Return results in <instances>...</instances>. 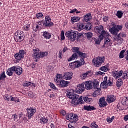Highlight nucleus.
Wrapping results in <instances>:
<instances>
[{
  "instance_id": "nucleus-1",
  "label": "nucleus",
  "mask_w": 128,
  "mask_h": 128,
  "mask_svg": "<svg viewBox=\"0 0 128 128\" xmlns=\"http://www.w3.org/2000/svg\"><path fill=\"white\" fill-rule=\"evenodd\" d=\"M66 96L72 100L71 103L72 104H74L75 106H78V104H84V100H82V96H80L75 94L72 92H67Z\"/></svg>"
},
{
  "instance_id": "nucleus-2",
  "label": "nucleus",
  "mask_w": 128,
  "mask_h": 128,
  "mask_svg": "<svg viewBox=\"0 0 128 128\" xmlns=\"http://www.w3.org/2000/svg\"><path fill=\"white\" fill-rule=\"evenodd\" d=\"M72 50L74 52V54L69 58H68V62H72V60H74L78 58V56L80 58V60H84L86 58V54L80 51V48L78 47H73Z\"/></svg>"
},
{
  "instance_id": "nucleus-3",
  "label": "nucleus",
  "mask_w": 128,
  "mask_h": 128,
  "mask_svg": "<svg viewBox=\"0 0 128 128\" xmlns=\"http://www.w3.org/2000/svg\"><path fill=\"white\" fill-rule=\"evenodd\" d=\"M65 36L66 38H68V40H71V42H74L76 39L78 40V38H80L82 36V34L78 33V32L76 30H71L66 32Z\"/></svg>"
},
{
  "instance_id": "nucleus-4",
  "label": "nucleus",
  "mask_w": 128,
  "mask_h": 128,
  "mask_svg": "<svg viewBox=\"0 0 128 128\" xmlns=\"http://www.w3.org/2000/svg\"><path fill=\"white\" fill-rule=\"evenodd\" d=\"M14 72L18 76H20L22 74V68L20 66H15L8 68L6 70V74L9 76H12Z\"/></svg>"
},
{
  "instance_id": "nucleus-5",
  "label": "nucleus",
  "mask_w": 128,
  "mask_h": 128,
  "mask_svg": "<svg viewBox=\"0 0 128 128\" xmlns=\"http://www.w3.org/2000/svg\"><path fill=\"white\" fill-rule=\"evenodd\" d=\"M34 54H32V58L35 60L34 62H38V60L44 58L48 54V52H40V50L38 48H33Z\"/></svg>"
},
{
  "instance_id": "nucleus-6",
  "label": "nucleus",
  "mask_w": 128,
  "mask_h": 128,
  "mask_svg": "<svg viewBox=\"0 0 128 128\" xmlns=\"http://www.w3.org/2000/svg\"><path fill=\"white\" fill-rule=\"evenodd\" d=\"M26 36H24V33L22 31L18 30L14 34V40L17 42H20L24 40Z\"/></svg>"
},
{
  "instance_id": "nucleus-7",
  "label": "nucleus",
  "mask_w": 128,
  "mask_h": 128,
  "mask_svg": "<svg viewBox=\"0 0 128 128\" xmlns=\"http://www.w3.org/2000/svg\"><path fill=\"white\" fill-rule=\"evenodd\" d=\"M112 28H109V32L114 36H116L119 30H122V26L116 25L114 23L112 24Z\"/></svg>"
},
{
  "instance_id": "nucleus-8",
  "label": "nucleus",
  "mask_w": 128,
  "mask_h": 128,
  "mask_svg": "<svg viewBox=\"0 0 128 128\" xmlns=\"http://www.w3.org/2000/svg\"><path fill=\"white\" fill-rule=\"evenodd\" d=\"M112 86V80L110 78L108 79V76H105L104 81L101 82L100 86L103 88H106L108 86Z\"/></svg>"
},
{
  "instance_id": "nucleus-9",
  "label": "nucleus",
  "mask_w": 128,
  "mask_h": 128,
  "mask_svg": "<svg viewBox=\"0 0 128 128\" xmlns=\"http://www.w3.org/2000/svg\"><path fill=\"white\" fill-rule=\"evenodd\" d=\"M54 82L60 88H66L70 84V82H68L64 80H60L58 79H54Z\"/></svg>"
},
{
  "instance_id": "nucleus-10",
  "label": "nucleus",
  "mask_w": 128,
  "mask_h": 128,
  "mask_svg": "<svg viewBox=\"0 0 128 128\" xmlns=\"http://www.w3.org/2000/svg\"><path fill=\"white\" fill-rule=\"evenodd\" d=\"M42 24L44 28H52L54 26V22H52L50 16L48 15L45 16V20H43Z\"/></svg>"
},
{
  "instance_id": "nucleus-11",
  "label": "nucleus",
  "mask_w": 128,
  "mask_h": 128,
  "mask_svg": "<svg viewBox=\"0 0 128 128\" xmlns=\"http://www.w3.org/2000/svg\"><path fill=\"white\" fill-rule=\"evenodd\" d=\"M66 119L72 124L73 122H76L78 120V116L76 114H68L66 116Z\"/></svg>"
},
{
  "instance_id": "nucleus-12",
  "label": "nucleus",
  "mask_w": 128,
  "mask_h": 128,
  "mask_svg": "<svg viewBox=\"0 0 128 128\" xmlns=\"http://www.w3.org/2000/svg\"><path fill=\"white\" fill-rule=\"evenodd\" d=\"M104 60H106L104 56H98L96 59L92 60V62L95 66L98 68L102 66V63L104 62Z\"/></svg>"
},
{
  "instance_id": "nucleus-13",
  "label": "nucleus",
  "mask_w": 128,
  "mask_h": 128,
  "mask_svg": "<svg viewBox=\"0 0 128 128\" xmlns=\"http://www.w3.org/2000/svg\"><path fill=\"white\" fill-rule=\"evenodd\" d=\"M27 112L26 115L28 118V120H30L34 116L36 112V109L34 108V107H30L26 109Z\"/></svg>"
},
{
  "instance_id": "nucleus-14",
  "label": "nucleus",
  "mask_w": 128,
  "mask_h": 128,
  "mask_svg": "<svg viewBox=\"0 0 128 128\" xmlns=\"http://www.w3.org/2000/svg\"><path fill=\"white\" fill-rule=\"evenodd\" d=\"M82 92H84V84H79L75 88V92L76 94H82Z\"/></svg>"
},
{
  "instance_id": "nucleus-15",
  "label": "nucleus",
  "mask_w": 128,
  "mask_h": 128,
  "mask_svg": "<svg viewBox=\"0 0 128 128\" xmlns=\"http://www.w3.org/2000/svg\"><path fill=\"white\" fill-rule=\"evenodd\" d=\"M69 66L72 70H74V68H78L80 66V62L78 60H76L74 62H72L69 64Z\"/></svg>"
},
{
  "instance_id": "nucleus-16",
  "label": "nucleus",
  "mask_w": 128,
  "mask_h": 128,
  "mask_svg": "<svg viewBox=\"0 0 128 128\" xmlns=\"http://www.w3.org/2000/svg\"><path fill=\"white\" fill-rule=\"evenodd\" d=\"M72 72H68L64 73V76H62V78L66 80H70L72 78Z\"/></svg>"
},
{
  "instance_id": "nucleus-17",
  "label": "nucleus",
  "mask_w": 128,
  "mask_h": 128,
  "mask_svg": "<svg viewBox=\"0 0 128 128\" xmlns=\"http://www.w3.org/2000/svg\"><path fill=\"white\" fill-rule=\"evenodd\" d=\"M116 100V96L112 94H108L106 100L108 104H112V102H114Z\"/></svg>"
},
{
  "instance_id": "nucleus-18",
  "label": "nucleus",
  "mask_w": 128,
  "mask_h": 128,
  "mask_svg": "<svg viewBox=\"0 0 128 128\" xmlns=\"http://www.w3.org/2000/svg\"><path fill=\"white\" fill-rule=\"evenodd\" d=\"M108 106V103L106 102L104 97L100 98L99 100V106L100 108H104V106Z\"/></svg>"
},
{
  "instance_id": "nucleus-19",
  "label": "nucleus",
  "mask_w": 128,
  "mask_h": 128,
  "mask_svg": "<svg viewBox=\"0 0 128 128\" xmlns=\"http://www.w3.org/2000/svg\"><path fill=\"white\" fill-rule=\"evenodd\" d=\"M113 76L115 78L116 80H118L119 78H120L122 76V70H120L119 72L114 71L113 72Z\"/></svg>"
},
{
  "instance_id": "nucleus-20",
  "label": "nucleus",
  "mask_w": 128,
  "mask_h": 128,
  "mask_svg": "<svg viewBox=\"0 0 128 128\" xmlns=\"http://www.w3.org/2000/svg\"><path fill=\"white\" fill-rule=\"evenodd\" d=\"M108 46H112L110 39V38H106L104 40V44L102 46V48H108Z\"/></svg>"
},
{
  "instance_id": "nucleus-21",
  "label": "nucleus",
  "mask_w": 128,
  "mask_h": 128,
  "mask_svg": "<svg viewBox=\"0 0 128 128\" xmlns=\"http://www.w3.org/2000/svg\"><path fill=\"white\" fill-rule=\"evenodd\" d=\"M95 30L100 34H103L104 32L105 34L104 30V26H96L95 28Z\"/></svg>"
},
{
  "instance_id": "nucleus-22",
  "label": "nucleus",
  "mask_w": 128,
  "mask_h": 128,
  "mask_svg": "<svg viewBox=\"0 0 128 128\" xmlns=\"http://www.w3.org/2000/svg\"><path fill=\"white\" fill-rule=\"evenodd\" d=\"M85 88L86 90H90L92 88V81H87L85 84Z\"/></svg>"
},
{
  "instance_id": "nucleus-23",
  "label": "nucleus",
  "mask_w": 128,
  "mask_h": 128,
  "mask_svg": "<svg viewBox=\"0 0 128 128\" xmlns=\"http://www.w3.org/2000/svg\"><path fill=\"white\" fill-rule=\"evenodd\" d=\"M92 72L91 70H88V72H86L83 74L81 76V78L82 80H85V78L87 77V76H92Z\"/></svg>"
},
{
  "instance_id": "nucleus-24",
  "label": "nucleus",
  "mask_w": 128,
  "mask_h": 128,
  "mask_svg": "<svg viewBox=\"0 0 128 128\" xmlns=\"http://www.w3.org/2000/svg\"><path fill=\"white\" fill-rule=\"evenodd\" d=\"M42 36H44V38L46 40H50V38H52V34L48 32L45 31L42 32Z\"/></svg>"
},
{
  "instance_id": "nucleus-25",
  "label": "nucleus",
  "mask_w": 128,
  "mask_h": 128,
  "mask_svg": "<svg viewBox=\"0 0 128 128\" xmlns=\"http://www.w3.org/2000/svg\"><path fill=\"white\" fill-rule=\"evenodd\" d=\"M23 86H26L27 88H28V86H31L32 88H36V84L32 82L26 81L24 83Z\"/></svg>"
},
{
  "instance_id": "nucleus-26",
  "label": "nucleus",
  "mask_w": 128,
  "mask_h": 128,
  "mask_svg": "<svg viewBox=\"0 0 128 128\" xmlns=\"http://www.w3.org/2000/svg\"><path fill=\"white\" fill-rule=\"evenodd\" d=\"M84 22H90V20H92V14H90V13H88L84 15Z\"/></svg>"
},
{
  "instance_id": "nucleus-27",
  "label": "nucleus",
  "mask_w": 128,
  "mask_h": 128,
  "mask_svg": "<svg viewBox=\"0 0 128 128\" xmlns=\"http://www.w3.org/2000/svg\"><path fill=\"white\" fill-rule=\"evenodd\" d=\"M84 30H92V24L87 22L84 24Z\"/></svg>"
},
{
  "instance_id": "nucleus-28",
  "label": "nucleus",
  "mask_w": 128,
  "mask_h": 128,
  "mask_svg": "<svg viewBox=\"0 0 128 128\" xmlns=\"http://www.w3.org/2000/svg\"><path fill=\"white\" fill-rule=\"evenodd\" d=\"M40 124H47L48 122V119L46 118L45 116H43L40 118Z\"/></svg>"
},
{
  "instance_id": "nucleus-29",
  "label": "nucleus",
  "mask_w": 128,
  "mask_h": 128,
  "mask_svg": "<svg viewBox=\"0 0 128 128\" xmlns=\"http://www.w3.org/2000/svg\"><path fill=\"white\" fill-rule=\"evenodd\" d=\"M122 104L124 106H128V98L126 97L124 98L121 102Z\"/></svg>"
},
{
  "instance_id": "nucleus-30",
  "label": "nucleus",
  "mask_w": 128,
  "mask_h": 128,
  "mask_svg": "<svg viewBox=\"0 0 128 128\" xmlns=\"http://www.w3.org/2000/svg\"><path fill=\"white\" fill-rule=\"evenodd\" d=\"M83 100L84 102L87 104H92V98H89L88 96L84 97Z\"/></svg>"
},
{
  "instance_id": "nucleus-31",
  "label": "nucleus",
  "mask_w": 128,
  "mask_h": 128,
  "mask_svg": "<svg viewBox=\"0 0 128 128\" xmlns=\"http://www.w3.org/2000/svg\"><path fill=\"white\" fill-rule=\"evenodd\" d=\"M14 58H15L16 62H20L22 58H24V57L21 56L18 53H16V54H14Z\"/></svg>"
},
{
  "instance_id": "nucleus-32",
  "label": "nucleus",
  "mask_w": 128,
  "mask_h": 128,
  "mask_svg": "<svg viewBox=\"0 0 128 128\" xmlns=\"http://www.w3.org/2000/svg\"><path fill=\"white\" fill-rule=\"evenodd\" d=\"M43 22L44 20H41L36 22V25L38 26L40 30H42V28H44V26L42 24V22Z\"/></svg>"
},
{
  "instance_id": "nucleus-33",
  "label": "nucleus",
  "mask_w": 128,
  "mask_h": 128,
  "mask_svg": "<svg viewBox=\"0 0 128 128\" xmlns=\"http://www.w3.org/2000/svg\"><path fill=\"white\" fill-rule=\"evenodd\" d=\"M100 82L98 81V80H96L94 82H92V86L94 88L95 90H98V84Z\"/></svg>"
},
{
  "instance_id": "nucleus-34",
  "label": "nucleus",
  "mask_w": 128,
  "mask_h": 128,
  "mask_svg": "<svg viewBox=\"0 0 128 128\" xmlns=\"http://www.w3.org/2000/svg\"><path fill=\"white\" fill-rule=\"evenodd\" d=\"M80 18L78 16H74L71 17V22L72 24H74V22H78Z\"/></svg>"
},
{
  "instance_id": "nucleus-35",
  "label": "nucleus",
  "mask_w": 128,
  "mask_h": 128,
  "mask_svg": "<svg viewBox=\"0 0 128 128\" xmlns=\"http://www.w3.org/2000/svg\"><path fill=\"white\" fill-rule=\"evenodd\" d=\"M108 66H110V64H107V65L101 67L100 68V70L105 72H108Z\"/></svg>"
},
{
  "instance_id": "nucleus-36",
  "label": "nucleus",
  "mask_w": 128,
  "mask_h": 128,
  "mask_svg": "<svg viewBox=\"0 0 128 128\" xmlns=\"http://www.w3.org/2000/svg\"><path fill=\"white\" fill-rule=\"evenodd\" d=\"M28 96H30V98H36V94L32 92H28Z\"/></svg>"
},
{
  "instance_id": "nucleus-37",
  "label": "nucleus",
  "mask_w": 128,
  "mask_h": 128,
  "mask_svg": "<svg viewBox=\"0 0 128 128\" xmlns=\"http://www.w3.org/2000/svg\"><path fill=\"white\" fill-rule=\"evenodd\" d=\"M122 80L118 78L116 82V86L117 88H120V86H122Z\"/></svg>"
},
{
  "instance_id": "nucleus-38",
  "label": "nucleus",
  "mask_w": 128,
  "mask_h": 128,
  "mask_svg": "<svg viewBox=\"0 0 128 128\" xmlns=\"http://www.w3.org/2000/svg\"><path fill=\"white\" fill-rule=\"evenodd\" d=\"M78 30H84V23H80L78 25Z\"/></svg>"
},
{
  "instance_id": "nucleus-39",
  "label": "nucleus",
  "mask_w": 128,
  "mask_h": 128,
  "mask_svg": "<svg viewBox=\"0 0 128 128\" xmlns=\"http://www.w3.org/2000/svg\"><path fill=\"white\" fill-rule=\"evenodd\" d=\"M6 78V76L4 71L2 73L0 74V80H4Z\"/></svg>"
},
{
  "instance_id": "nucleus-40",
  "label": "nucleus",
  "mask_w": 128,
  "mask_h": 128,
  "mask_svg": "<svg viewBox=\"0 0 128 128\" xmlns=\"http://www.w3.org/2000/svg\"><path fill=\"white\" fill-rule=\"evenodd\" d=\"M122 16H124V12H122V11H117L116 16L118 17V18H122Z\"/></svg>"
},
{
  "instance_id": "nucleus-41",
  "label": "nucleus",
  "mask_w": 128,
  "mask_h": 128,
  "mask_svg": "<svg viewBox=\"0 0 128 128\" xmlns=\"http://www.w3.org/2000/svg\"><path fill=\"white\" fill-rule=\"evenodd\" d=\"M18 54H20L21 56L24 58V54H26V52L24 50H19Z\"/></svg>"
},
{
  "instance_id": "nucleus-42",
  "label": "nucleus",
  "mask_w": 128,
  "mask_h": 128,
  "mask_svg": "<svg viewBox=\"0 0 128 128\" xmlns=\"http://www.w3.org/2000/svg\"><path fill=\"white\" fill-rule=\"evenodd\" d=\"M30 24H26L22 28L24 32H28L30 30Z\"/></svg>"
},
{
  "instance_id": "nucleus-43",
  "label": "nucleus",
  "mask_w": 128,
  "mask_h": 128,
  "mask_svg": "<svg viewBox=\"0 0 128 128\" xmlns=\"http://www.w3.org/2000/svg\"><path fill=\"white\" fill-rule=\"evenodd\" d=\"M127 74H128V72L126 71H124V72L122 70V76L120 78V79H122V80H126V75H127Z\"/></svg>"
},
{
  "instance_id": "nucleus-44",
  "label": "nucleus",
  "mask_w": 128,
  "mask_h": 128,
  "mask_svg": "<svg viewBox=\"0 0 128 128\" xmlns=\"http://www.w3.org/2000/svg\"><path fill=\"white\" fill-rule=\"evenodd\" d=\"M126 50H123L120 51L119 56L120 58H124V52H126Z\"/></svg>"
},
{
  "instance_id": "nucleus-45",
  "label": "nucleus",
  "mask_w": 128,
  "mask_h": 128,
  "mask_svg": "<svg viewBox=\"0 0 128 128\" xmlns=\"http://www.w3.org/2000/svg\"><path fill=\"white\" fill-rule=\"evenodd\" d=\"M32 28L34 30V32H38V30H40V28L38 27V25L34 24V26H32Z\"/></svg>"
},
{
  "instance_id": "nucleus-46",
  "label": "nucleus",
  "mask_w": 128,
  "mask_h": 128,
  "mask_svg": "<svg viewBox=\"0 0 128 128\" xmlns=\"http://www.w3.org/2000/svg\"><path fill=\"white\" fill-rule=\"evenodd\" d=\"M114 116H112L111 118L110 117H108L106 120L107 122H109V124H110V122H114Z\"/></svg>"
},
{
  "instance_id": "nucleus-47",
  "label": "nucleus",
  "mask_w": 128,
  "mask_h": 128,
  "mask_svg": "<svg viewBox=\"0 0 128 128\" xmlns=\"http://www.w3.org/2000/svg\"><path fill=\"white\" fill-rule=\"evenodd\" d=\"M92 34L91 32H88L86 34V36L88 40H90L92 38Z\"/></svg>"
},
{
  "instance_id": "nucleus-48",
  "label": "nucleus",
  "mask_w": 128,
  "mask_h": 128,
  "mask_svg": "<svg viewBox=\"0 0 128 128\" xmlns=\"http://www.w3.org/2000/svg\"><path fill=\"white\" fill-rule=\"evenodd\" d=\"M36 18L38 20L40 18H42L44 16V14H42V12H38L36 13Z\"/></svg>"
},
{
  "instance_id": "nucleus-49",
  "label": "nucleus",
  "mask_w": 128,
  "mask_h": 128,
  "mask_svg": "<svg viewBox=\"0 0 128 128\" xmlns=\"http://www.w3.org/2000/svg\"><path fill=\"white\" fill-rule=\"evenodd\" d=\"M104 32H103V33L100 34L98 36V40H100V41L102 40H104Z\"/></svg>"
},
{
  "instance_id": "nucleus-50",
  "label": "nucleus",
  "mask_w": 128,
  "mask_h": 128,
  "mask_svg": "<svg viewBox=\"0 0 128 128\" xmlns=\"http://www.w3.org/2000/svg\"><path fill=\"white\" fill-rule=\"evenodd\" d=\"M60 113L62 116H64L66 114V112L64 110H60Z\"/></svg>"
},
{
  "instance_id": "nucleus-51",
  "label": "nucleus",
  "mask_w": 128,
  "mask_h": 128,
  "mask_svg": "<svg viewBox=\"0 0 128 128\" xmlns=\"http://www.w3.org/2000/svg\"><path fill=\"white\" fill-rule=\"evenodd\" d=\"M95 74H96V76H104L106 73L102 72L100 71H99V72H95Z\"/></svg>"
},
{
  "instance_id": "nucleus-52",
  "label": "nucleus",
  "mask_w": 128,
  "mask_h": 128,
  "mask_svg": "<svg viewBox=\"0 0 128 128\" xmlns=\"http://www.w3.org/2000/svg\"><path fill=\"white\" fill-rule=\"evenodd\" d=\"M117 108H118L119 110H124V108L120 106V103H118L117 105Z\"/></svg>"
},
{
  "instance_id": "nucleus-53",
  "label": "nucleus",
  "mask_w": 128,
  "mask_h": 128,
  "mask_svg": "<svg viewBox=\"0 0 128 128\" xmlns=\"http://www.w3.org/2000/svg\"><path fill=\"white\" fill-rule=\"evenodd\" d=\"M61 40H64V32L62 30L60 34Z\"/></svg>"
},
{
  "instance_id": "nucleus-54",
  "label": "nucleus",
  "mask_w": 128,
  "mask_h": 128,
  "mask_svg": "<svg viewBox=\"0 0 128 128\" xmlns=\"http://www.w3.org/2000/svg\"><path fill=\"white\" fill-rule=\"evenodd\" d=\"M91 128H98V126L96 124V122L91 123Z\"/></svg>"
},
{
  "instance_id": "nucleus-55",
  "label": "nucleus",
  "mask_w": 128,
  "mask_h": 128,
  "mask_svg": "<svg viewBox=\"0 0 128 128\" xmlns=\"http://www.w3.org/2000/svg\"><path fill=\"white\" fill-rule=\"evenodd\" d=\"M116 40H124V39L120 36V34H119L116 36Z\"/></svg>"
},
{
  "instance_id": "nucleus-56",
  "label": "nucleus",
  "mask_w": 128,
  "mask_h": 128,
  "mask_svg": "<svg viewBox=\"0 0 128 128\" xmlns=\"http://www.w3.org/2000/svg\"><path fill=\"white\" fill-rule=\"evenodd\" d=\"M50 88H53V90H58L56 87V86H54V84L53 83H52V82L50 83Z\"/></svg>"
},
{
  "instance_id": "nucleus-57",
  "label": "nucleus",
  "mask_w": 128,
  "mask_h": 128,
  "mask_svg": "<svg viewBox=\"0 0 128 128\" xmlns=\"http://www.w3.org/2000/svg\"><path fill=\"white\" fill-rule=\"evenodd\" d=\"M105 34H104V38H110V35L108 32H106V30H104Z\"/></svg>"
},
{
  "instance_id": "nucleus-58",
  "label": "nucleus",
  "mask_w": 128,
  "mask_h": 128,
  "mask_svg": "<svg viewBox=\"0 0 128 128\" xmlns=\"http://www.w3.org/2000/svg\"><path fill=\"white\" fill-rule=\"evenodd\" d=\"M96 110V108H94V106L89 105V112H92V110Z\"/></svg>"
},
{
  "instance_id": "nucleus-59",
  "label": "nucleus",
  "mask_w": 128,
  "mask_h": 128,
  "mask_svg": "<svg viewBox=\"0 0 128 128\" xmlns=\"http://www.w3.org/2000/svg\"><path fill=\"white\" fill-rule=\"evenodd\" d=\"M84 110H87V112H90V105L89 106H84Z\"/></svg>"
},
{
  "instance_id": "nucleus-60",
  "label": "nucleus",
  "mask_w": 128,
  "mask_h": 128,
  "mask_svg": "<svg viewBox=\"0 0 128 128\" xmlns=\"http://www.w3.org/2000/svg\"><path fill=\"white\" fill-rule=\"evenodd\" d=\"M102 20L105 22H106L108 20V16H104L103 17Z\"/></svg>"
},
{
  "instance_id": "nucleus-61",
  "label": "nucleus",
  "mask_w": 128,
  "mask_h": 128,
  "mask_svg": "<svg viewBox=\"0 0 128 128\" xmlns=\"http://www.w3.org/2000/svg\"><path fill=\"white\" fill-rule=\"evenodd\" d=\"M62 78V74H58L56 76V80H58L59 78Z\"/></svg>"
},
{
  "instance_id": "nucleus-62",
  "label": "nucleus",
  "mask_w": 128,
  "mask_h": 128,
  "mask_svg": "<svg viewBox=\"0 0 128 128\" xmlns=\"http://www.w3.org/2000/svg\"><path fill=\"white\" fill-rule=\"evenodd\" d=\"M58 58H62V51L59 52Z\"/></svg>"
},
{
  "instance_id": "nucleus-63",
  "label": "nucleus",
  "mask_w": 128,
  "mask_h": 128,
  "mask_svg": "<svg viewBox=\"0 0 128 128\" xmlns=\"http://www.w3.org/2000/svg\"><path fill=\"white\" fill-rule=\"evenodd\" d=\"M124 120L125 122H128V114H126L124 117Z\"/></svg>"
},
{
  "instance_id": "nucleus-64",
  "label": "nucleus",
  "mask_w": 128,
  "mask_h": 128,
  "mask_svg": "<svg viewBox=\"0 0 128 128\" xmlns=\"http://www.w3.org/2000/svg\"><path fill=\"white\" fill-rule=\"evenodd\" d=\"M122 6H124V8H128V4H126V2H124L122 4Z\"/></svg>"
}]
</instances>
